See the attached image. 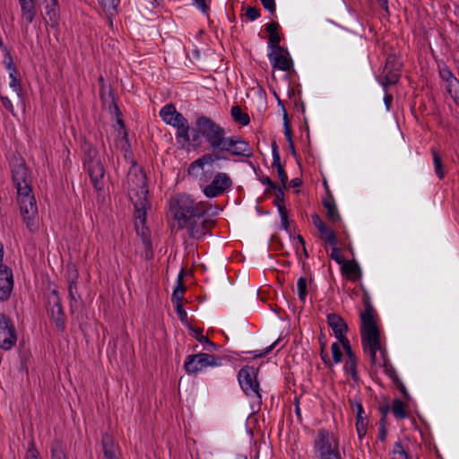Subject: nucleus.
<instances>
[{
  "label": "nucleus",
  "instance_id": "45",
  "mask_svg": "<svg viewBox=\"0 0 459 459\" xmlns=\"http://www.w3.org/2000/svg\"><path fill=\"white\" fill-rule=\"evenodd\" d=\"M330 257L341 265L345 262L342 250L336 246H332Z\"/></svg>",
  "mask_w": 459,
  "mask_h": 459
},
{
  "label": "nucleus",
  "instance_id": "47",
  "mask_svg": "<svg viewBox=\"0 0 459 459\" xmlns=\"http://www.w3.org/2000/svg\"><path fill=\"white\" fill-rule=\"evenodd\" d=\"M331 351L333 355V359L334 363H340L342 359V351L338 342H333L331 345Z\"/></svg>",
  "mask_w": 459,
  "mask_h": 459
},
{
  "label": "nucleus",
  "instance_id": "52",
  "mask_svg": "<svg viewBox=\"0 0 459 459\" xmlns=\"http://www.w3.org/2000/svg\"><path fill=\"white\" fill-rule=\"evenodd\" d=\"M339 342L342 343V345L346 352L347 359L357 358L356 355L354 354V352L352 351L351 346L350 344V341L347 339V337L344 339H341Z\"/></svg>",
  "mask_w": 459,
  "mask_h": 459
},
{
  "label": "nucleus",
  "instance_id": "3",
  "mask_svg": "<svg viewBox=\"0 0 459 459\" xmlns=\"http://www.w3.org/2000/svg\"><path fill=\"white\" fill-rule=\"evenodd\" d=\"M364 311L360 313V335L364 352L369 357L373 367L383 366L385 373L394 381L398 382L399 377L395 368L387 361L385 351L380 343V332L377 325L375 309L368 293L365 290L362 296Z\"/></svg>",
  "mask_w": 459,
  "mask_h": 459
},
{
  "label": "nucleus",
  "instance_id": "32",
  "mask_svg": "<svg viewBox=\"0 0 459 459\" xmlns=\"http://www.w3.org/2000/svg\"><path fill=\"white\" fill-rule=\"evenodd\" d=\"M283 127H284V135H285L286 140L288 142L290 152H291V154L293 156H296V150H295V147H294V143L292 141L291 128H290V121H289V117H288L287 112H286V110L284 108H283Z\"/></svg>",
  "mask_w": 459,
  "mask_h": 459
},
{
  "label": "nucleus",
  "instance_id": "46",
  "mask_svg": "<svg viewBox=\"0 0 459 459\" xmlns=\"http://www.w3.org/2000/svg\"><path fill=\"white\" fill-rule=\"evenodd\" d=\"M283 188L280 186H277L273 188L275 191V199L273 200V204L278 208V205L284 206V192Z\"/></svg>",
  "mask_w": 459,
  "mask_h": 459
},
{
  "label": "nucleus",
  "instance_id": "11",
  "mask_svg": "<svg viewBox=\"0 0 459 459\" xmlns=\"http://www.w3.org/2000/svg\"><path fill=\"white\" fill-rule=\"evenodd\" d=\"M221 365V359L209 353L199 352L188 355L184 363V368L188 374H196L207 367Z\"/></svg>",
  "mask_w": 459,
  "mask_h": 459
},
{
  "label": "nucleus",
  "instance_id": "35",
  "mask_svg": "<svg viewBox=\"0 0 459 459\" xmlns=\"http://www.w3.org/2000/svg\"><path fill=\"white\" fill-rule=\"evenodd\" d=\"M392 459H411L407 448L398 440L394 444L391 451Z\"/></svg>",
  "mask_w": 459,
  "mask_h": 459
},
{
  "label": "nucleus",
  "instance_id": "60",
  "mask_svg": "<svg viewBox=\"0 0 459 459\" xmlns=\"http://www.w3.org/2000/svg\"><path fill=\"white\" fill-rule=\"evenodd\" d=\"M453 98L455 103L459 106V83L451 89V91H447Z\"/></svg>",
  "mask_w": 459,
  "mask_h": 459
},
{
  "label": "nucleus",
  "instance_id": "25",
  "mask_svg": "<svg viewBox=\"0 0 459 459\" xmlns=\"http://www.w3.org/2000/svg\"><path fill=\"white\" fill-rule=\"evenodd\" d=\"M438 73L441 79L446 82L447 91H451V89L459 83V80L454 76L446 65H438Z\"/></svg>",
  "mask_w": 459,
  "mask_h": 459
},
{
  "label": "nucleus",
  "instance_id": "64",
  "mask_svg": "<svg viewBox=\"0 0 459 459\" xmlns=\"http://www.w3.org/2000/svg\"><path fill=\"white\" fill-rule=\"evenodd\" d=\"M195 4L198 9L202 11V13H206L209 9L208 5L205 3V0H195Z\"/></svg>",
  "mask_w": 459,
  "mask_h": 459
},
{
  "label": "nucleus",
  "instance_id": "9",
  "mask_svg": "<svg viewBox=\"0 0 459 459\" xmlns=\"http://www.w3.org/2000/svg\"><path fill=\"white\" fill-rule=\"evenodd\" d=\"M207 177L204 175L199 179V186L204 195L208 198H215L230 190L233 185L232 179L225 172H217L211 183L207 184Z\"/></svg>",
  "mask_w": 459,
  "mask_h": 459
},
{
  "label": "nucleus",
  "instance_id": "2",
  "mask_svg": "<svg viewBox=\"0 0 459 459\" xmlns=\"http://www.w3.org/2000/svg\"><path fill=\"white\" fill-rule=\"evenodd\" d=\"M169 204L178 228L186 229L190 238L202 240L211 234L215 221L204 217L208 212L204 202H195L189 195H179L171 199Z\"/></svg>",
  "mask_w": 459,
  "mask_h": 459
},
{
  "label": "nucleus",
  "instance_id": "54",
  "mask_svg": "<svg viewBox=\"0 0 459 459\" xmlns=\"http://www.w3.org/2000/svg\"><path fill=\"white\" fill-rule=\"evenodd\" d=\"M261 4L264 9L270 13L274 14L276 12L275 0H261Z\"/></svg>",
  "mask_w": 459,
  "mask_h": 459
},
{
  "label": "nucleus",
  "instance_id": "55",
  "mask_svg": "<svg viewBox=\"0 0 459 459\" xmlns=\"http://www.w3.org/2000/svg\"><path fill=\"white\" fill-rule=\"evenodd\" d=\"M278 178L282 184V187H286V184L288 182V175L283 168V166H278L277 168Z\"/></svg>",
  "mask_w": 459,
  "mask_h": 459
},
{
  "label": "nucleus",
  "instance_id": "12",
  "mask_svg": "<svg viewBox=\"0 0 459 459\" xmlns=\"http://www.w3.org/2000/svg\"><path fill=\"white\" fill-rule=\"evenodd\" d=\"M402 63L399 58L394 55L388 56L386 58L382 76L378 79L379 83L385 91L390 84H395L401 77Z\"/></svg>",
  "mask_w": 459,
  "mask_h": 459
},
{
  "label": "nucleus",
  "instance_id": "63",
  "mask_svg": "<svg viewBox=\"0 0 459 459\" xmlns=\"http://www.w3.org/2000/svg\"><path fill=\"white\" fill-rule=\"evenodd\" d=\"M393 102V95L390 93L385 92L384 96V103L387 110L391 109Z\"/></svg>",
  "mask_w": 459,
  "mask_h": 459
},
{
  "label": "nucleus",
  "instance_id": "18",
  "mask_svg": "<svg viewBox=\"0 0 459 459\" xmlns=\"http://www.w3.org/2000/svg\"><path fill=\"white\" fill-rule=\"evenodd\" d=\"M40 0H18L21 8V20L27 23H32L38 13Z\"/></svg>",
  "mask_w": 459,
  "mask_h": 459
},
{
  "label": "nucleus",
  "instance_id": "40",
  "mask_svg": "<svg viewBox=\"0 0 459 459\" xmlns=\"http://www.w3.org/2000/svg\"><path fill=\"white\" fill-rule=\"evenodd\" d=\"M119 1L120 0H100V4L108 14L114 15L117 13Z\"/></svg>",
  "mask_w": 459,
  "mask_h": 459
},
{
  "label": "nucleus",
  "instance_id": "8",
  "mask_svg": "<svg viewBox=\"0 0 459 459\" xmlns=\"http://www.w3.org/2000/svg\"><path fill=\"white\" fill-rule=\"evenodd\" d=\"M258 369L252 366H244L238 374V384L248 397L255 400L258 404L262 403L260 385L257 380Z\"/></svg>",
  "mask_w": 459,
  "mask_h": 459
},
{
  "label": "nucleus",
  "instance_id": "38",
  "mask_svg": "<svg viewBox=\"0 0 459 459\" xmlns=\"http://www.w3.org/2000/svg\"><path fill=\"white\" fill-rule=\"evenodd\" d=\"M344 371L350 375L355 382L359 381V374L357 371V358L346 359L344 364Z\"/></svg>",
  "mask_w": 459,
  "mask_h": 459
},
{
  "label": "nucleus",
  "instance_id": "5",
  "mask_svg": "<svg viewBox=\"0 0 459 459\" xmlns=\"http://www.w3.org/2000/svg\"><path fill=\"white\" fill-rule=\"evenodd\" d=\"M313 452L315 459H344L345 456L338 437L325 429L317 430L313 441Z\"/></svg>",
  "mask_w": 459,
  "mask_h": 459
},
{
  "label": "nucleus",
  "instance_id": "36",
  "mask_svg": "<svg viewBox=\"0 0 459 459\" xmlns=\"http://www.w3.org/2000/svg\"><path fill=\"white\" fill-rule=\"evenodd\" d=\"M392 412L396 419H405L408 414L405 409V404L400 399H394L392 403Z\"/></svg>",
  "mask_w": 459,
  "mask_h": 459
},
{
  "label": "nucleus",
  "instance_id": "62",
  "mask_svg": "<svg viewBox=\"0 0 459 459\" xmlns=\"http://www.w3.org/2000/svg\"><path fill=\"white\" fill-rule=\"evenodd\" d=\"M395 385L399 388L400 392L404 395V397L409 400L410 395L407 392L406 387L404 386L403 383L401 381V379H398V382L394 383Z\"/></svg>",
  "mask_w": 459,
  "mask_h": 459
},
{
  "label": "nucleus",
  "instance_id": "53",
  "mask_svg": "<svg viewBox=\"0 0 459 459\" xmlns=\"http://www.w3.org/2000/svg\"><path fill=\"white\" fill-rule=\"evenodd\" d=\"M174 306H175L177 314H178V318L180 319V321L181 322L187 321V314H186V310L183 307V303L182 302L181 303H177V304H174Z\"/></svg>",
  "mask_w": 459,
  "mask_h": 459
},
{
  "label": "nucleus",
  "instance_id": "22",
  "mask_svg": "<svg viewBox=\"0 0 459 459\" xmlns=\"http://www.w3.org/2000/svg\"><path fill=\"white\" fill-rule=\"evenodd\" d=\"M145 221L142 223L143 227L141 230L137 229V234L141 237L143 245L144 247V257L147 260H151L153 257L152 243L151 239V231L148 228L143 227Z\"/></svg>",
  "mask_w": 459,
  "mask_h": 459
},
{
  "label": "nucleus",
  "instance_id": "48",
  "mask_svg": "<svg viewBox=\"0 0 459 459\" xmlns=\"http://www.w3.org/2000/svg\"><path fill=\"white\" fill-rule=\"evenodd\" d=\"M272 155H273V163L272 166L277 168L278 166H282L281 163V156L279 152V148L276 142L272 143Z\"/></svg>",
  "mask_w": 459,
  "mask_h": 459
},
{
  "label": "nucleus",
  "instance_id": "15",
  "mask_svg": "<svg viewBox=\"0 0 459 459\" xmlns=\"http://www.w3.org/2000/svg\"><path fill=\"white\" fill-rule=\"evenodd\" d=\"M12 176L17 191L25 186H30L28 181L29 172L25 162L22 159H16L12 164Z\"/></svg>",
  "mask_w": 459,
  "mask_h": 459
},
{
  "label": "nucleus",
  "instance_id": "29",
  "mask_svg": "<svg viewBox=\"0 0 459 459\" xmlns=\"http://www.w3.org/2000/svg\"><path fill=\"white\" fill-rule=\"evenodd\" d=\"M68 295L70 299V310L74 313L78 309L79 305L82 302V298L78 292L77 283L68 284Z\"/></svg>",
  "mask_w": 459,
  "mask_h": 459
},
{
  "label": "nucleus",
  "instance_id": "16",
  "mask_svg": "<svg viewBox=\"0 0 459 459\" xmlns=\"http://www.w3.org/2000/svg\"><path fill=\"white\" fill-rule=\"evenodd\" d=\"M49 302L52 303L50 308L51 318L54 320L56 328L63 332L65 329V317L56 290L52 291V298H49Z\"/></svg>",
  "mask_w": 459,
  "mask_h": 459
},
{
  "label": "nucleus",
  "instance_id": "7",
  "mask_svg": "<svg viewBox=\"0 0 459 459\" xmlns=\"http://www.w3.org/2000/svg\"><path fill=\"white\" fill-rule=\"evenodd\" d=\"M160 117L167 124L177 129L176 140L183 148L189 146L192 142L190 132L195 134L196 129L190 126L188 120L177 110L173 104H167L160 110Z\"/></svg>",
  "mask_w": 459,
  "mask_h": 459
},
{
  "label": "nucleus",
  "instance_id": "44",
  "mask_svg": "<svg viewBox=\"0 0 459 459\" xmlns=\"http://www.w3.org/2000/svg\"><path fill=\"white\" fill-rule=\"evenodd\" d=\"M25 459H41L38 449L33 441L28 444Z\"/></svg>",
  "mask_w": 459,
  "mask_h": 459
},
{
  "label": "nucleus",
  "instance_id": "23",
  "mask_svg": "<svg viewBox=\"0 0 459 459\" xmlns=\"http://www.w3.org/2000/svg\"><path fill=\"white\" fill-rule=\"evenodd\" d=\"M342 273L346 274L351 281L361 278L362 273L356 261H345L342 264Z\"/></svg>",
  "mask_w": 459,
  "mask_h": 459
},
{
  "label": "nucleus",
  "instance_id": "43",
  "mask_svg": "<svg viewBox=\"0 0 459 459\" xmlns=\"http://www.w3.org/2000/svg\"><path fill=\"white\" fill-rule=\"evenodd\" d=\"M67 270V282L68 284L77 283V280L79 277L78 271L74 264H68L66 266Z\"/></svg>",
  "mask_w": 459,
  "mask_h": 459
},
{
  "label": "nucleus",
  "instance_id": "28",
  "mask_svg": "<svg viewBox=\"0 0 459 459\" xmlns=\"http://www.w3.org/2000/svg\"><path fill=\"white\" fill-rule=\"evenodd\" d=\"M430 152L432 155L435 174L441 180L446 176L442 156L434 147L430 149Z\"/></svg>",
  "mask_w": 459,
  "mask_h": 459
},
{
  "label": "nucleus",
  "instance_id": "1",
  "mask_svg": "<svg viewBox=\"0 0 459 459\" xmlns=\"http://www.w3.org/2000/svg\"><path fill=\"white\" fill-rule=\"evenodd\" d=\"M196 130L192 134L193 145L203 137L213 152L224 156H240L250 158L253 155L249 143L238 136H227L226 130L220 124L206 116L195 119Z\"/></svg>",
  "mask_w": 459,
  "mask_h": 459
},
{
  "label": "nucleus",
  "instance_id": "13",
  "mask_svg": "<svg viewBox=\"0 0 459 459\" xmlns=\"http://www.w3.org/2000/svg\"><path fill=\"white\" fill-rule=\"evenodd\" d=\"M17 342V333L13 320L0 313V349L11 350Z\"/></svg>",
  "mask_w": 459,
  "mask_h": 459
},
{
  "label": "nucleus",
  "instance_id": "19",
  "mask_svg": "<svg viewBox=\"0 0 459 459\" xmlns=\"http://www.w3.org/2000/svg\"><path fill=\"white\" fill-rule=\"evenodd\" d=\"M326 321L338 341L346 338L348 325L341 316L335 313H330L326 316Z\"/></svg>",
  "mask_w": 459,
  "mask_h": 459
},
{
  "label": "nucleus",
  "instance_id": "61",
  "mask_svg": "<svg viewBox=\"0 0 459 459\" xmlns=\"http://www.w3.org/2000/svg\"><path fill=\"white\" fill-rule=\"evenodd\" d=\"M320 357H321V359L323 360L324 364L328 367V368H331L333 366L329 357H328V354L327 352L325 351V350H321L320 351Z\"/></svg>",
  "mask_w": 459,
  "mask_h": 459
},
{
  "label": "nucleus",
  "instance_id": "41",
  "mask_svg": "<svg viewBox=\"0 0 459 459\" xmlns=\"http://www.w3.org/2000/svg\"><path fill=\"white\" fill-rule=\"evenodd\" d=\"M281 37L279 33H273L269 35L268 48L272 49V51L283 52L284 48L280 46Z\"/></svg>",
  "mask_w": 459,
  "mask_h": 459
},
{
  "label": "nucleus",
  "instance_id": "26",
  "mask_svg": "<svg viewBox=\"0 0 459 459\" xmlns=\"http://www.w3.org/2000/svg\"><path fill=\"white\" fill-rule=\"evenodd\" d=\"M323 205L326 210V214L329 221H331L333 223L341 221V216L339 214L334 200L332 197L325 199L323 201Z\"/></svg>",
  "mask_w": 459,
  "mask_h": 459
},
{
  "label": "nucleus",
  "instance_id": "4",
  "mask_svg": "<svg viewBox=\"0 0 459 459\" xmlns=\"http://www.w3.org/2000/svg\"><path fill=\"white\" fill-rule=\"evenodd\" d=\"M126 183L129 198L134 205L135 216L140 223H143L146 220V211L150 208V204L147 198L149 191L146 175L142 168L134 164L127 173Z\"/></svg>",
  "mask_w": 459,
  "mask_h": 459
},
{
  "label": "nucleus",
  "instance_id": "49",
  "mask_svg": "<svg viewBox=\"0 0 459 459\" xmlns=\"http://www.w3.org/2000/svg\"><path fill=\"white\" fill-rule=\"evenodd\" d=\"M260 10L257 7L247 6L246 8L245 16L250 22L255 21L260 17Z\"/></svg>",
  "mask_w": 459,
  "mask_h": 459
},
{
  "label": "nucleus",
  "instance_id": "56",
  "mask_svg": "<svg viewBox=\"0 0 459 459\" xmlns=\"http://www.w3.org/2000/svg\"><path fill=\"white\" fill-rule=\"evenodd\" d=\"M280 342V339L276 340L274 342H273L271 345H269L268 347H266L262 352L260 353H255V357H258V358H261V357H264L265 356L266 354H268L269 352H271L274 348L277 347V345L279 344Z\"/></svg>",
  "mask_w": 459,
  "mask_h": 459
},
{
  "label": "nucleus",
  "instance_id": "10",
  "mask_svg": "<svg viewBox=\"0 0 459 459\" xmlns=\"http://www.w3.org/2000/svg\"><path fill=\"white\" fill-rule=\"evenodd\" d=\"M17 200L20 204L21 212L23 216V221H25L28 229L30 231H33V220L38 212V207L30 186H25V187L17 191Z\"/></svg>",
  "mask_w": 459,
  "mask_h": 459
},
{
  "label": "nucleus",
  "instance_id": "24",
  "mask_svg": "<svg viewBox=\"0 0 459 459\" xmlns=\"http://www.w3.org/2000/svg\"><path fill=\"white\" fill-rule=\"evenodd\" d=\"M102 447H103L104 459H117V453L118 451V447L114 443V441L110 436H108V435L103 436Z\"/></svg>",
  "mask_w": 459,
  "mask_h": 459
},
{
  "label": "nucleus",
  "instance_id": "34",
  "mask_svg": "<svg viewBox=\"0 0 459 459\" xmlns=\"http://www.w3.org/2000/svg\"><path fill=\"white\" fill-rule=\"evenodd\" d=\"M188 328H189V330L191 332H193L194 337L196 339V341L199 342L202 344L207 345L208 346L207 349L209 351L216 349L215 343L212 342V341H210V339L207 336H204L203 334V329H201V328H194L192 326H189Z\"/></svg>",
  "mask_w": 459,
  "mask_h": 459
},
{
  "label": "nucleus",
  "instance_id": "21",
  "mask_svg": "<svg viewBox=\"0 0 459 459\" xmlns=\"http://www.w3.org/2000/svg\"><path fill=\"white\" fill-rule=\"evenodd\" d=\"M269 60L273 68L288 72L292 66L291 59L289 57V52L284 48L283 52L271 51L268 54Z\"/></svg>",
  "mask_w": 459,
  "mask_h": 459
},
{
  "label": "nucleus",
  "instance_id": "50",
  "mask_svg": "<svg viewBox=\"0 0 459 459\" xmlns=\"http://www.w3.org/2000/svg\"><path fill=\"white\" fill-rule=\"evenodd\" d=\"M57 0H50V4L46 6V14L51 21L56 19Z\"/></svg>",
  "mask_w": 459,
  "mask_h": 459
},
{
  "label": "nucleus",
  "instance_id": "30",
  "mask_svg": "<svg viewBox=\"0 0 459 459\" xmlns=\"http://www.w3.org/2000/svg\"><path fill=\"white\" fill-rule=\"evenodd\" d=\"M4 65L9 72V77L11 80L10 83H9L10 88H12L14 91H17V92L21 91L22 87H21L20 80L18 79V72L14 65L13 60H12V63L10 64V65H8V63L4 64Z\"/></svg>",
  "mask_w": 459,
  "mask_h": 459
},
{
  "label": "nucleus",
  "instance_id": "42",
  "mask_svg": "<svg viewBox=\"0 0 459 459\" xmlns=\"http://www.w3.org/2000/svg\"><path fill=\"white\" fill-rule=\"evenodd\" d=\"M278 212L281 217V228L288 231L289 228H290V221L288 219V211H287L286 207L278 205Z\"/></svg>",
  "mask_w": 459,
  "mask_h": 459
},
{
  "label": "nucleus",
  "instance_id": "58",
  "mask_svg": "<svg viewBox=\"0 0 459 459\" xmlns=\"http://www.w3.org/2000/svg\"><path fill=\"white\" fill-rule=\"evenodd\" d=\"M311 219L314 226L317 229V230L325 225L317 213L312 214Z\"/></svg>",
  "mask_w": 459,
  "mask_h": 459
},
{
  "label": "nucleus",
  "instance_id": "20",
  "mask_svg": "<svg viewBox=\"0 0 459 459\" xmlns=\"http://www.w3.org/2000/svg\"><path fill=\"white\" fill-rule=\"evenodd\" d=\"M226 159L227 157L218 153L217 152H213L212 153H205L189 165L188 173L190 175H194L195 169H204L205 165L212 166L216 161Z\"/></svg>",
  "mask_w": 459,
  "mask_h": 459
},
{
  "label": "nucleus",
  "instance_id": "27",
  "mask_svg": "<svg viewBox=\"0 0 459 459\" xmlns=\"http://www.w3.org/2000/svg\"><path fill=\"white\" fill-rule=\"evenodd\" d=\"M50 459H69L65 445L61 440H55L50 446Z\"/></svg>",
  "mask_w": 459,
  "mask_h": 459
},
{
  "label": "nucleus",
  "instance_id": "39",
  "mask_svg": "<svg viewBox=\"0 0 459 459\" xmlns=\"http://www.w3.org/2000/svg\"><path fill=\"white\" fill-rule=\"evenodd\" d=\"M297 291L299 299L304 304L307 296V280L306 277H299L297 281Z\"/></svg>",
  "mask_w": 459,
  "mask_h": 459
},
{
  "label": "nucleus",
  "instance_id": "57",
  "mask_svg": "<svg viewBox=\"0 0 459 459\" xmlns=\"http://www.w3.org/2000/svg\"><path fill=\"white\" fill-rule=\"evenodd\" d=\"M0 100H1V103H2L3 107L6 110H8V111H10L12 113L13 112V109H14L11 100L8 99V97L3 96V95L0 94Z\"/></svg>",
  "mask_w": 459,
  "mask_h": 459
},
{
  "label": "nucleus",
  "instance_id": "31",
  "mask_svg": "<svg viewBox=\"0 0 459 459\" xmlns=\"http://www.w3.org/2000/svg\"><path fill=\"white\" fill-rule=\"evenodd\" d=\"M230 115L234 122L241 125L247 126L250 123V118L247 113L243 112L239 106H233L230 109Z\"/></svg>",
  "mask_w": 459,
  "mask_h": 459
},
{
  "label": "nucleus",
  "instance_id": "14",
  "mask_svg": "<svg viewBox=\"0 0 459 459\" xmlns=\"http://www.w3.org/2000/svg\"><path fill=\"white\" fill-rule=\"evenodd\" d=\"M13 271L5 264H0V301H6L13 289Z\"/></svg>",
  "mask_w": 459,
  "mask_h": 459
},
{
  "label": "nucleus",
  "instance_id": "6",
  "mask_svg": "<svg viewBox=\"0 0 459 459\" xmlns=\"http://www.w3.org/2000/svg\"><path fill=\"white\" fill-rule=\"evenodd\" d=\"M83 169L87 171L93 188L101 192L105 186V168L98 150L88 142L82 144Z\"/></svg>",
  "mask_w": 459,
  "mask_h": 459
},
{
  "label": "nucleus",
  "instance_id": "17",
  "mask_svg": "<svg viewBox=\"0 0 459 459\" xmlns=\"http://www.w3.org/2000/svg\"><path fill=\"white\" fill-rule=\"evenodd\" d=\"M351 406L356 411V430L359 438H362L367 433L368 418L360 401L349 399Z\"/></svg>",
  "mask_w": 459,
  "mask_h": 459
},
{
  "label": "nucleus",
  "instance_id": "37",
  "mask_svg": "<svg viewBox=\"0 0 459 459\" xmlns=\"http://www.w3.org/2000/svg\"><path fill=\"white\" fill-rule=\"evenodd\" d=\"M318 231L324 241L329 243L331 246H337L338 240L336 235L331 228L325 225L323 228L319 229Z\"/></svg>",
  "mask_w": 459,
  "mask_h": 459
},
{
  "label": "nucleus",
  "instance_id": "59",
  "mask_svg": "<svg viewBox=\"0 0 459 459\" xmlns=\"http://www.w3.org/2000/svg\"><path fill=\"white\" fill-rule=\"evenodd\" d=\"M280 28V24L278 22H272L265 25V30L272 35L273 33H277L278 29Z\"/></svg>",
  "mask_w": 459,
  "mask_h": 459
},
{
  "label": "nucleus",
  "instance_id": "33",
  "mask_svg": "<svg viewBox=\"0 0 459 459\" xmlns=\"http://www.w3.org/2000/svg\"><path fill=\"white\" fill-rule=\"evenodd\" d=\"M183 272H181L177 280L176 285L172 293V302L173 304L181 303L183 299V293L186 290V287L182 282Z\"/></svg>",
  "mask_w": 459,
  "mask_h": 459
},
{
  "label": "nucleus",
  "instance_id": "51",
  "mask_svg": "<svg viewBox=\"0 0 459 459\" xmlns=\"http://www.w3.org/2000/svg\"><path fill=\"white\" fill-rule=\"evenodd\" d=\"M387 436V429L385 427V416L380 420L378 424V435L377 437L381 442H385Z\"/></svg>",
  "mask_w": 459,
  "mask_h": 459
}]
</instances>
